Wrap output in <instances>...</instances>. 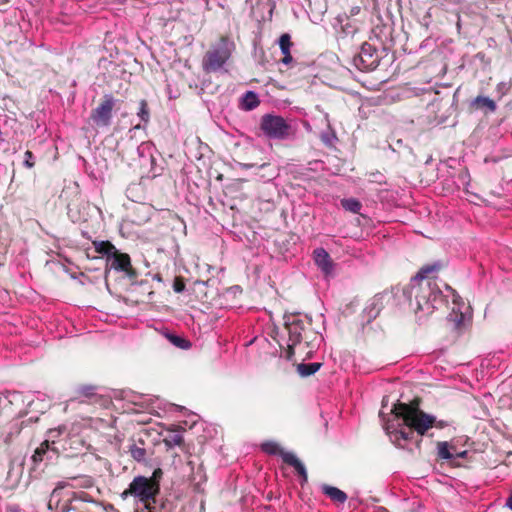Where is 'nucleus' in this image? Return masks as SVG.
<instances>
[{
	"label": "nucleus",
	"instance_id": "nucleus-1",
	"mask_svg": "<svg viewBox=\"0 0 512 512\" xmlns=\"http://www.w3.org/2000/svg\"><path fill=\"white\" fill-rule=\"evenodd\" d=\"M420 403V398H414L409 403L397 401L393 405L391 412L401 423H399L398 427L393 431L387 426L386 431L391 437H394L396 442L400 440L412 441L416 435L419 437L417 441V445L419 446L422 437L433 436V434H429V430L432 428L441 430L451 425V421L444 419L438 420L436 416L422 410Z\"/></svg>",
	"mask_w": 512,
	"mask_h": 512
},
{
	"label": "nucleus",
	"instance_id": "nucleus-2",
	"mask_svg": "<svg viewBox=\"0 0 512 512\" xmlns=\"http://www.w3.org/2000/svg\"><path fill=\"white\" fill-rule=\"evenodd\" d=\"M235 48L228 36L222 35L212 44L202 59V69L209 74L220 70L230 59Z\"/></svg>",
	"mask_w": 512,
	"mask_h": 512
},
{
	"label": "nucleus",
	"instance_id": "nucleus-3",
	"mask_svg": "<svg viewBox=\"0 0 512 512\" xmlns=\"http://www.w3.org/2000/svg\"><path fill=\"white\" fill-rule=\"evenodd\" d=\"M259 128L270 139L284 140L292 134L290 123L283 117L273 114L263 115Z\"/></svg>",
	"mask_w": 512,
	"mask_h": 512
},
{
	"label": "nucleus",
	"instance_id": "nucleus-4",
	"mask_svg": "<svg viewBox=\"0 0 512 512\" xmlns=\"http://www.w3.org/2000/svg\"><path fill=\"white\" fill-rule=\"evenodd\" d=\"M160 491L157 486L147 479L145 476H136L133 478L128 488L121 493L123 500L132 496L137 498L140 502H147L159 495Z\"/></svg>",
	"mask_w": 512,
	"mask_h": 512
},
{
	"label": "nucleus",
	"instance_id": "nucleus-5",
	"mask_svg": "<svg viewBox=\"0 0 512 512\" xmlns=\"http://www.w3.org/2000/svg\"><path fill=\"white\" fill-rule=\"evenodd\" d=\"M115 99L111 94H105L100 103L91 110L89 120L98 128L107 127L111 124Z\"/></svg>",
	"mask_w": 512,
	"mask_h": 512
},
{
	"label": "nucleus",
	"instance_id": "nucleus-6",
	"mask_svg": "<svg viewBox=\"0 0 512 512\" xmlns=\"http://www.w3.org/2000/svg\"><path fill=\"white\" fill-rule=\"evenodd\" d=\"M410 294L414 296L417 308L423 310L425 305L435 301L441 292L431 287V282L413 281L411 279Z\"/></svg>",
	"mask_w": 512,
	"mask_h": 512
},
{
	"label": "nucleus",
	"instance_id": "nucleus-7",
	"mask_svg": "<svg viewBox=\"0 0 512 512\" xmlns=\"http://www.w3.org/2000/svg\"><path fill=\"white\" fill-rule=\"evenodd\" d=\"M355 66L361 71L374 70L379 65L376 49L369 43H364L360 52L354 57Z\"/></svg>",
	"mask_w": 512,
	"mask_h": 512
},
{
	"label": "nucleus",
	"instance_id": "nucleus-8",
	"mask_svg": "<svg viewBox=\"0 0 512 512\" xmlns=\"http://www.w3.org/2000/svg\"><path fill=\"white\" fill-rule=\"evenodd\" d=\"M108 263L111 269L119 272H123L128 278L135 279L137 277V271L131 264V258L127 253H122L118 250L109 257Z\"/></svg>",
	"mask_w": 512,
	"mask_h": 512
},
{
	"label": "nucleus",
	"instance_id": "nucleus-9",
	"mask_svg": "<svg viewBox=\"0 0 512 512\" xmlns=\"http://www.w3.org/2000/svg\"><path fill=\"white\" fill-rule=\"evenodd\" d=\"M77 501L92 503L95 505H101L104 507V510L109 512H119V510L115 509L112 504L103 505V503L97 499H95L91 494L84 491H74L71 493L70 498L67 500V504L63 506V512H72L78 510L77 506H74L73 503Z\"/></svg>",
	"mask_w": 512,
	"mask_h": 512
},
{
	"label": "nucleus",
	"instance_id": "nucleus-10",
	"mask_svg": "<svg viewBox=\"0 0 512 512\" xmlns=\"http://www.w3.org/2000/svg\"><path fill=\"white\" fill-rule=\"evenodd\" d=\"M448 266V262L446 260H437L433 263H428L423 265L417 274L412 278L413 281H421V282H431V280H436L441 271H443Z\"/></svg>",
	"mask_w": 512,
	"mask_h": 512
},
{
	"label": "nucleus",
	"instance_id": "nucleus-11",
	"mask_svg": "<svg viewBox=\"0 0 512 512\" xmlns=\"http://www.w3.org/2000/svg\"><path fill=\"white\" fill-rule=\"evenodd\" d=\"M285 328L288 331L289 342L300 344L304 340L306 323L297 316H291L285 322Z\"/></svg>",
	"mask_w": 512,
	"mask_h": 512
},
{
	"label": "nucleus",
	"instance_id": "nucleus-12",
	"mask_svg": "<svg viewBox=\"0 0 512 512\" xmlns=\"http://www.w3.org/2000/svg\"><path fill=\"white\" fill-rule=\"evenodd\" d=\"M145 440L141 437L132 438L128 447L130 456L137 462H144L147 457V450L145 448Z\"/></svg>",
	"mask_w": 512,
	"mask_h": 512
},
{
	"label": "nucleus",
	"instance_id": "nucleus-13",
	"mask_svg": "<svg viewBox=\"0 0 512 512\" xmlns=\"http://www.w3.org/2000/svg\"><path fill=\"white\" fill-rule=\"evenodd\" d=\"M314 259L316 265L325 273L329 274L332 271V260L330 255L323 249L318 248L314 250Z\"/></svg>",
	"mask_w": 512,
	"mask_h": 512
},
{
	"label": "nucleus",
	"instance_id": "nucleus-14",
	"mask_svg": "<svg viewBox=\"0 0 512 512\" xmlns=\"http://www.w3.org/2000/svg\"><path fill=\"white\" fill-rule=\"evenodd\" d=\"M284 463L292 466L298 475L301 477V484L303 485L308 481V474L304 464L296 457L295 454L291 452V454H284Z\"/></svg>",
	"mask_w": 512,
	"mask_h": 512
},
{
	"label": "nucleus",
	"instance_id": "nucleus-15",
	"mask_svg": "<svg viewBox=\"0 0 512 512\" xmlns=\"http://www.w3.org/2000/svg\"><path fill=\"white\" fill-rule=\"evenodd\" d=\"M279 47L283 54V58L281 59V62L285 65L290 64L293 61V57L291 55L290 49L293 46V42L291 41V36L288 33H284L280 36L279 40Z\"/></svg>",
	"mask_w": 512,
	"mask_h": 512
},
{
	"label": "nucleus",
	"instance_id": "nucleus-16",
	"mask_svg": "<svg viewBox=\"0 0 512 512\" xmlns=\"http://www.w3.org/2000/svg\"><path fill=\"white\" fill-rule=\"evenodd\" d=\"M72 480H74L76 482V484L65 483V484L59 485L56 489H54V493L57 491L58 488L71 487V488L89 489V488H92L95 484L94 479L91 476H87V475L73 477Z\"/></svg>",
	"mask_w": 512,
	"mask_h": 512
},
{
	"label": "nucleus",
	"instance_id": "nucleus-17",
	"mask_svg": "<svg viewBox=\"0 0 512 512\" xmlns=\"http://www.w3.org/2000/svg\"><path fill=\"white\" fill-rule=\"evenodd\" d=\"M322 492L336 503L343 504L347 500V495L345 492L328 484L322 485Z\"/></svg>",
	"mask_w": 512,
	"mask_h": 512
},
{
	"label": "nucleus",
	"instance_id": "nucleus-18",
	"mask_svg": "<svg viewBox=\"0 0 512 512\" xmlns=\"http://www.w3.org/2000/svg\"><path fill=\"white\" fill-rule=\"evenodd\" d=\"M263 452L269 455H279L284 461V454H291V452L284 451L281 446L275 441H266L261 444Z\"/></svg>",
	"mask_w": 512,
	"mask_h": 512
},
{
	"label": "nucleus",
	"instance_id": "nucleus-19",
	"mask_svg": "<svg viewBox=\"0 0 512 512\" xmlns=\"http://www.w3.org/2000/svg\"><path fill=\"white\" fill-rule=\"evenodd\" d=\"M93 246L97 253L107 256V261L117 250L110 241H94Z\"/></svg>",
	"mask_w": 512,
	"mask_h": 512
},
{
	"label": "nucleus",
	"instance_id": "nucleus-20",
	"mask_svg": "<svg viewBox=\"0 0 512 512\" xmlns=\"http://www.w3.org/2000/svg\"><path fill=\"white\" fill-rule=\"evenodd\" d=\"M260 104L259 98L253 91H247L242 98V108L246 111L255 109Z\"/></svg>",
	"mask_w": 512,
	"mask_h": 512
},
{
	"label": "nucleus",
	"instance_id": "nucleus-21",
	"mask_svg": "<svg viewBox=\"0 0 512 512\" xmlns=\"http://www.w3.org/2000/svg\"><path fill=\"white\" fill-rule=\"evenodd\" d=\"M322 364L318 362L314 363H301L297 365V372L302 377H308L310 375L315 374L320 368Z\"/></svg>",
	"mask_w": 512,
	"mask_h": 512
},
{
	"label": "nucleus",
	"instance_id": "nucleus-22",
	"mask_svg": "<svg viewBox=\"0 0 512 512\" xmlns=\"http://www.w3.org/2000/svg\"><path fill=\"white\" fill-rule=\"evenodd\" d=\"M472 107L474 109L487 108L491 112L496 110L495 102L492 99L484 96H477L472 102Z\"/></svg>",
	"mask_w": 512,
	"mask_h": 512
},
{
	"label": "nucleus",
	"instance_id": "nucleus-23",
	"mask_svg": "<svg viewBox=\"0 0 512 512\" xmlns=\"http://www.w3.org/2000/svg\"><path fill=\"white\" fill-rule=\"evenodd\" d=\"M50 448V444L48 440L43 441L39 447L36 448L34 451V454L32 455V461L35 464H38L43 461L44 455L47 453V451Z\"/></svg>",
	"mask_w": 512,
	"mask_h": 512
},
{
	"label": "nucleus",
	"instance_id": "nucleus-24",
	"mask_svg": "<svg viewBox=\"0 0 512 512\" xmlns=\"http://www.w3.org/2000/svg\"><path fill=\"white\" fill-rule=\"evenodd\" d=\"M341 205L345 210L352 213H359L362 208L361 202L355 198L342 199Z\"/></svg>",
	"mask_w": 512,
	"mask_h": 512
},
{
	"label": "nucleus",
	"instance_id": "nucleus-25",
	"mask_svg": "<svg viewBox=\"0 0 512 512\" xmlns=\"http://www.w3.org/2000/svg\"><path fill=\"white\" fill-rule=\"evenodd\" d=\"M167 339L176 347L178 348H181V349H188L190 346H191V343L183 338V337H180L178 335H174V334H170V333H166L165 334Z\"/></svg>",
	"mask_w": 512,
	"mask_h": 512
},
{
	"label": "nucleus",
	"instance_id": "nucleus-26",
	"mask_svg": "<svg viewBox=\"0 0 512 512\" xmlns=\"http://www.w3.org/2000/svg\"><path fill=\"white\" fill-rule=\"evenodd\" d=\"M77 393L79 396L88 398L90 400H94L98 396L96 393V387L93 385H81L77 389Z\"/></svg>",
	"mask_w": 512,
	"mask_h": 512
},
{
	"label": "nucleus",
	"instance_id": "nucleus-27",
	"mask_svg": "<svg viewBox=\"0 0 512 512\" xmlns=\"http://www.w3.org/2000/svg\"><path fill=\"white\" fill-rule=\"evenodd\" d=\"M163 443L166 446L167 449H171L175 446H183L184 445V439L182 435L180 434H173L163 439Z\"/></svg>",
	"mask_w": 512,
	"mask_h": 512
},
{
	"label": "nucleus",
	"instance_id": "nucleus-28",
	"mask_svg": "<svg viewBox=\"0 0 512 512\" xmlns=\"http://www.w3.org/2000/svg\"><path fill=\"white\" fill-rule=\"evenodd\" d=\"M137 116L145 124H147L150 121V110H149L148 102L145 99H142L139 102V110L137 112Z\"/></svg>",
	"mask_w": 512,
	"mask_h": 512
},
{
	"label": "nucleus",
	"instance_id": "nucleus-29",
	"mask_svg": "<svg viewBox=\"0 0 512 512\" xmlns=\"http://www.w3.org/2000/svg\"><path fill=\"white\" fill-rule=\"evenodd\" d=\"M438 456L440 459L450 460L453 458L452 453L449 450V445L447 442H438Z\"/></svg>",
	"mask_w": 512,
	"mask_h": 512
},
{
	"label": "nucleus",
	"instance_id": "nucleus-30",
	"mask_svg": "<svg viewBox=\"0 0 512 512\" xmlns=\"http://www.w3.org/2000/svg\"><path fill=\"white\" fill-rule=\"evenodd\" d=\"M163 476V471L161 468H156L151 477H147L148 480H150L152 483H154L157 486V489L160 491V481Z\"/></svg>",
	"mask_w": 512,
	"mask_h": 512
},
{
	"label": "nucleus",
	"instance_id": "nucleus-31",
	"mask_svg": "<svg viewBox=\"0 0 512 512\" xmlns=\"http://www.w3.org/2000/svg\"><path fill=\"white\" fill-rule=\"evenodd\" d=\"M173 289L177 293H181L185 289V283L182 277H176L173 283Z\"/></svg>",
	"mask_w": 512,
	"mask_h": 512
},
{
	"label": "nucleus",
	"instance_id": "nucleus-32",
	"mask_svg": "<svg viewBox=\"0 0 512 512\" xmlns=\"http://www.w3.org/2000/svg\"><path fill=\"white\" fill-rule=\"evenodd\" d=\"M144 506V508L146 509L147 512H155V503H156V499H153V500H150V501H147V502H141Z\"/></svg>",
	"mask_w": 512,
	"mask_h": 512
},
{
	"label": "nucleus",
	"instance_id": "nucleus-33",
	"mask_svg": "<svg viewBox=\"0 0 512 512\" xmlns=\"http://www.w3.org/2000/svg\"><path fill=\"white\" fill-rule=\"evenodd\" d=\"M32 158H33V153L29 150L26 151L25 152V165L29 168L34 166V162L31 161Z\"/></svg>",
	"mask_w": 512,
	"mask_h": 512
},
{
	"label": "nucleus",
	"instance_id": "nucleus-34",
	"mask_svg": "<svg viewBox=\"0 0 512 512\" xmlns=\"http://www.w3.org/2000/svg\"><path fill=\"white\" fill-rule=\"evenodd\" d=\"M296 345H297V344H293V343L289 342V344H288V349H287V351H286V358H287L288 360H291V359H292V357L294 356V353H295V351H294V347H295Z\"/></svg>",
	"mask_w": 512,
	"mask_h": 512
},
{
	"label": "nucleus",
	"instance_id": "nucleus-35",
	"mask_svg": "<svg viewBox=\"0 0 512 512\" xmlns=\"http://www.w3.org/2000/svg\"><path fill=\"white\" fill-rule=\"evenodd\" d=\"M506 506L512 510V493L509 495V497L506 500Z\"/></svg>",
	"mask_w": 512,
	"mask_h": 512
},
{
	"label": "nucleus",
	"instance_id": "nucleus-36",
	"mask_svg": "<svg viewBox=\"0 0 512 512\" xmlns=\"http://www.w3.org/2000/svg\"><path fill=\"white\" fill-rule=\"evenodd\" d=\"M13 468H14V460H11L9 463L8 477L11 476Z\"/></svg>",
	"mask_w": 512,
	"mask_h": 512
},
{
	"label": "nucleus",
	"instance_id": "nucleus-37",
	"mask_svg": "<svg viewBox=\"0 0 512 512\" xmlns=\"http://www.w3.org/2000/svg\"><path fill=\"white\" fill-rule=\"evenodd\" d=\"M64 429H65V427H59V428L57 429V431H58V433H61V432H62V430H64ZM54 432H56V429H50V430H49V433H50V434H52V433H54Z\"/></svg>",
	"mask_w": 512,
	"mask_h": 512
},
{
	"label": "nucleus",
	"instance_id": "nucleus-38",
	"mask_svg": "<svg viewBox=\"0 0 512 512\" xmlns=\"http://www.w3.org/2000/svg\"><path fill=\"white\" fill-rule=\"evenodd\" d=\"M382 299H383V296H380V297H376L374 300H375L376 302H379V301H380V300H382Z\"/></svg>",
	"mask_w": 512,
	"mask_h": 512
}]
</instances>
